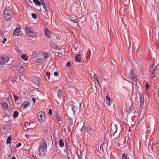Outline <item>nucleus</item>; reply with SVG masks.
Instances as JSON below:
<instances>
[{
    "label": "nucleus",
    "mask_w": 159,
    "mask_h": 159,
    "mask_svg": "<svg viewBox=\"0 0 159 159\" xmlns=\"http://www.w3.org/2000/svg\"><path fill=\"white\" fill-rule=\"evenodd\" d=\"M47 145L45 141H43L39 144L38 151L39 154L41 157L44 156L46 154L45 150H46Z\"/></svg>",
    "instance_id": "nucleus-1"
},
{
    "label": "nucleus",
    "mask_w": 159,
    "mask_h": 159,
    "mask_svg": "<svg viewBox=\"0 0 159 159\" xmlns=\"http://www.w3.org/2000/svg\"><path fill=\"white\" fill-rule=\"evenodd\" d=\"M38 119L39 122L42 123L45 119V114L43 111H39L38 114Z\"/></svg>",
    "instance_id": "nucleus-2"
},
{
    "label": "nucleus",
    "mask_w": 159,
    "mask_h": 159,
    "mask_svg": "<svg viewBox=\"0 0 159 159\" xmlns=\"http://www.w3.org/2000/svg\"><path fill=\"white\" fill-rule=\"evenodd\" d=\"M11 11L8 9H6L5 11L4 16L7 20H8L11 19Z\"/></svg>",
    "instance_id": "nucleus-3"
},
{
    "label": "nucleus",
    "mask_w": 159,
    "mask_h": 159,
    "mask_svg": "<svg viewBox=\"0 0 159 159\" xmlns=\"http://www.w3.org/2000/svg\"><path fill=\"white\" fill-rule=\"evenodd\" d=\"M85 131L88 132L90 135H93L95 132V129L91 126H88L86 128Z\"/></svg>",
    "instance_id": "nucleus-4"
},
{
    "label": "nucleus",
    "mask_w": 159,
    "mask_h": 159,
    "mask_svg": "<svg viewBox=\"0 0 159 159\" xmlns=\"http://www.w3.org/2000/svg\"><path fill=\"white\" fill-rule=\"evenodd\" d=\"M156 66L155 64H152L150 67V70L151 72L152 73V75L151 76V78L153 79L155 76V74L154 73V72L156 70Z\"/></svg>",
    "instance_id": "nucleus-5"
},
{
    "label": "nucleus",
    "mask_w": 159,
    "mask_h": 159,
    "mask_svg": "<svg viewBox=\"0 0 159 159\" xmlns=\"http://www.w3.org/2000/svg\"><path fill=\"white\" fill-rule=\"evenodd\" d=\"M0 60H1V61L2 62V64L3 65L7 63L9 61V59L8 57L4 56H1L0 58Z\"/></svg>",
    "instance_id": "nucleus-6"
},
{
    "label": "nucleus",
    "mask_w": 159,
    "mask_h": 159,
    "mask_svg": "<svg viewBox=\"0 0 159 159\" xmlns=\"http://www.w3.org/2000/svg\"><path fill=\"white\" fill-rule=\"evenodd\" d=\"M129 75L130 78L134 81H135L136 80V78L135 76L134 75V73L133 72V70L132 69H131L130 72L129 74Z\"/></svg>",
    "instance_id": "nucleus-7"
},
{
    "label": "nucleus",
    "mask_w": 159,
    "mask_h": 159,
    "mask_svg": "<svg viewBox=\"0 0 159 159\" xmlns=\"http://www.w3.org/2000/svg\"><path fill=\"white\" fill-rule=\"evenodd\" d=\"M56 95H57L59 98L61 99L62 96V91L61 89H59L55 92Z\"/></svg>",
    "instance_id": "nucleus-8"
},
{
    "label": "nucleus",
    "mask_w": 159,
    "mask_h": 159,
    "mask_svg": "<svg viewBox=\"0 0 159 159\" xmlns=\"http://www.w3.org/2000/svg\"><path fill=\"white\" fill-rule=\"evenodd\" d=\"M140 100V106L142 107L144 105V97L142 93H139Z\"/></svg>",
    "instance_id": "nucleus-9"
},
{
    "label": "nucleus",
    "mask_w": 159,
    "mask_h": 159,
    "mask_svg": "<svg viewBox=\"0 0 159 159\" xmlns=\"http://www.w3.org/2000/svg\"><path fill=\"white\" fill-rule=\"evenodd\" d=\"M29 103L28 102L25 101L22 103L21 106L23 109H25L29 107Z\"/></svg>",
    "instance_id": "nucleus-10"
},
{
    "label": "nucleus",
    "mask_w": 159,
    "mask_h": 159,
    "mask_svg": "<svg viewBox=\"0 0 159 159\" xmlns=\"http://www.w3.org/2000/svg\"><path fill=\"white\" fill-rule=\"evenodd\" d=\"M40 55L39 52L37 51H33L32 52V57L34 58H37Z\"/></svg>",
    "instance_id": "nucleus-11"
},
{
    "label": "nucleus",
    "mask_w": 159,
    "mask_h": 159,
    "mask_svg": "<svg viewBox=\"0 0 159 159\" xmlns=\"http://www.w3.org/2000/svg\"><path fill=\"white\" fill-rule=\"evenodd\" d=\"M43 61V58H39L35 61V62L38 65L41 64Z\"/></svg>",
    "instance_id": "nucleus-12"
},
{
    "label": "nucleus",
    "mask_w": 159,
    "mask_h": 159,
    "mask_svg": "<svg viewBox=\"0 0 159 159\" xmlns=\"http://www.w3.org/2000/svg\"><path fill=\"white\" fill-rule=\"evenodd\" d=\"M81 54H77L75 57V60L76 61L78 62H81Z\"/></svg>",
    "instance_id": "nucleus-13"
},
{
    "label": "nucleus",
    "mask_w": 159,
    "mask_h": 159,
    "mask_svg": "<svg viewBox=\"0 0 159 159\" xmlns=\"http://www.w3.org/2000/svg\"><path fill=\"white\" fill-rule=\"evenodd\" d=\"M39 78L37 77H35L33 80V82L36 85H38L39 84Z\"/></svg>",
    "instance_id": "nucleus-14"
},
{
    "label": "nucleus",
    "mask_w": 159,
    "mask_h": 159,
    "mask_svg": "<svg viewBox=\"0 0 159 159\" xmlns=\"http://www.w3.org/2000/svg\"><path fill=\"white\" fill-rule=\"evenodd\" d=\"M25 31L27 35L31 37H33L34 35V33L32 32L31 30H25Z\"/></svg>",
    "instance_id": "nucleus-15"
},
{
    "label": "nucleus",
    "mask_w": 159,
    "mask_h": 159,
    "mask_svg": "<svg viewBox=\"0 0 159 159\" xmlns=\"http://www.w3.org/2000/svg\"><path fill=\"white\" fill-rule=\"evenodd\" d=\"M54 114L55 116V117L56 118L57 120L59 121H61V119L60 116L59 115L58 113H57V112L56 111L54 113Z\"/></svg>",
    "instance_id": "nucleus-16"
},
{
    "label": "nucleus",
    "mask_w": 159,
    "mask_h": 159,
    "mask_svg": "<svg viewBox=\"0 0 159 159\" xmlns=\"http://www.w3.org/2000/svg\"><path fill=\"white\" fill-rule=\"evenodd\" d=\"M1 105L2 107L5 110H7L8 107V105L6 102H3L1 104Z\"/></svg>",
    "instance_id": "nucleus-17"
},
{
    "label": "nucleus",
    "mask_w": 159,
    "mask_h": 159,
    "mask_svg": "<svg viewBox=\"0 0 159 159\" xmlns=\"http://www.w3.org/2000/svg\"><path fill=\"white\" fill-rule=\"evenodd\" d=\"M46 35L49 38H51V33L50 30H45Z\"/></svg>",
    "instance_id": "nucleus-18"
},
{
    "label": "nucleus",
    "mask_w": 159,
    "mask_h": 159,
    "mask_svg": "<svg viewBox=\"0 0 159 159\" xmlns=\"http://www.w3.org/2000/svg\"><path fill=\"white\" fill-rule=\"evenodd\" d=\"M33 1L36 6L39 7L41 6V3L38 0H33Z\"/></svg>",
    "instance_id": "nucleus-19"
},
{
    "label": "nucleus",
    "mask_w": 159,
    "mask_h": 159,
    "mask_svg": "<svg viewBox=\"0 0 159 159\" xmlns=\"http://www.w3.org/2000/svg\"><path fill=\"white\" fill-rule=\"evenodd\" d=\"M21 58L24 61H26L28 60V57L26 54H24L21 55Z\"/></svg>",
    "instance_id": "nucleus-20"
},
{
    "label": "nucleus",
    "mask_w": 159,
    "mask_h": 159,
    "mask_svg": "<svg viewBox=\"0 0 159 159\" xmlns=\"http://www.w3.org/2000/svg\"><path fill=\"white\" fill-rule=\"evenodd\" d=\"M59 143L61 148H63L64 146V141L62 139H60L59 141Z\"/></svg>",
    "instance_id": "nucleus-21"
},
{
    "label": "nucleus",
    "mask_w": 159,
    "mask_h": 159,
    "mask_svg": "<svg viewBox=\"0 0 159 159\" xmlns=\"http://www.w3.org/2000/svg\"><path fill=\"white\" fill-rule=\"evenodd\" d=\"M18 71L21 74H22L24 72V69L22 66H21L18 67Z\"/></svg>",
    "instance_id": "nucleus-22"
},
{
    "label": "nucleus",
    "mask_w": 159,
    "mask_h": 159,
    "mask_svg": "<svg viewBox=\"0 0 159 159\" xmlns=\"http://www.w3.org/2000/svg\"><path fill=\"white\" fill-rule=\"evenodd\" d=\"M134 110L133 107L131 105L129 107L128 110H127V112L128 113H130L132 111H133Z\"/></svg>",
    "instance_id": "nucleus-23"
},
{
    "label": "nucleus",
    "mask_w": 159,
    "mask_h": 159,
    "mask_svg": "<svg viewBox=\"0 0 159 159\" xmlns=\"http://www.w3.org/2000/svg\"><path fill=\"white\" fill-rule=\"evenodd\" d=\"M20 30H14V31L13 32L14 34L16 36H19L20 34Z\"/></svg>",
    "instance_id": "nucleus-24"
},
{
    "label": "nucleus",
    "mask_w": 159,
    "mask_h": 159,
    "mask_svg": "<svg viewBox=\"0 0 159 159\" xmlns=\"http://www.w3.org/2000/svg\"><path fill=\"white\" fill-rule=\"evenodd\" d=\"M92 28L93 29H98V26L97 24L95 23L92 26Z\"/></svg>",
    "instance_id": "nucleus-25"
},
{
    "label": "nucleus",
    "mask_w": 159,
    "mask_h": 159,
    "mask_svg": "<svg viewBox=\"0 0 159 159\" xmlns=\"http://www.w3.org/2000/svg\"><path fill=\"white\" fill-rule=\"evenodd\" d=\"M93 78L94 80L98 82L99 84V82L98 80V79L97 75L96 74H95L93 76Z\"/></svg>",
    "instance_id": "nucleus-26"
},
{
    "label": "nucleus",
    "mask_w": 159,
    "mask_h": 159,
    "mask_svg": "<svg viewBox=\"0 0 159 159\" xmlns=\"http://www.w3.org/2000/svg\"><path fill=\"white\" fill-rule=\"evenodd\" d=\"M19 115V113L18 111H14L13 113V117L14 118H17Z\"/></svg>",
    "instance_id": "nucleus-27"
},
{
    "label": "nucleus",
    "mask_w": 159,
    "mask_h": 159,
    "mask_svg": "<svg viewBox=\"0 0 159 159\" xmlns=\"http://www.w3.org/2000/svg\"><path fill=\"white\" fill-rule=\"evenodd\" d=\"M14 98V100L16 102H18L19 101V98L15 95H13Z\"/></svg>",
    "instance_id": "nucleus-28"
},
{
    "label": "nucleus",
    "mask_w": 159,
    "mask_h": 159,
    "mask_svg": "<svg viewBox=\"0 0 159 159\" xmlns=\"http://www.w3.org/2000/svg\"><path fill=\"white\" fill-rule=\"evenodd\" d=\"M104 143H102L100 146V149L102 152H104Z\"/></svg>",
    "instance_id": "nucleus-29"
},
{
    "label": "nucleus",
    "mask_w": 159,
    "mask_h": 159,
    "mask_svg": "<svg viewBox=\"0 0 159 159\" xmlns=\"http://www.w3.org/2000/svg\"><path fill=\"white\" fill-rule=\"evenodd\" d=\"M11 136H9L7 139L6 143L7 144H8L10 143L11 141Z\"/></svg>",
    "instance_id": "nucleus-30"
},
{
    "label": "nucleus",
    "mask_w": 159,
    "mask_h": 159,
    "mask_svg": "<svg viewBox=\"0 0 159 159\" xmlns=\"http://www.w3.org/2000/svg\"><path fill=\"white\" fill-rule=\"evenodd\" d=\"M70 21L71 22H75V23H78V19H74V18L70 19Z\"/></svg>",
    "instance_id": "nucleus-31"
},
{
    "label": "nucleus",
    "mask_w": 159,
    "mask_h": 159,
    "mask_svg": "<svg viewBox=\"0 0 159 159\" xmlns=\"http://www.w3.org/2000/svg\"><path fill=\"white\" fill-rule=\"evenodd\" d=\"M43 54L44 55V57L46 59L49 57V56L48 54L46 52H44L43 53Z\"/></svg>",
    "instance_id": "nucleus-32"
},
{
    "label": "nucleus",
    "mask_w": 159,
    "mask_h": 159,
    "mask_svg": "<svg viewBox=\"0 0 159 159\" xmlns=\"http://www.w3.org/2000/svg\"><path fill=\"white\" fill-rule=\"evenodd\" d=\"M122 159H127L126 155L125 153H123L122 155Z\"/></svg>",
    "instance_id": "nucleus-33"
},
{
    "label": "nucleus",
    "mask_w": 159,
    "mask_h": 159,
    "mask_svg": "<svg viewBox=\"0 0 159 159\" xmlns=\"http://www.w3.org/2000/svg\"><path fill=\"white\" fill-rule=\"evenodd\" d=\"M42 5L43 6V7L45 9L47 7V4H46L45 2H42Z\"/></svg>",
    "instance_id": "nucleus-34"
},
{
    "label": "nucleus",
    "mask_w": 159,
    "mask_h": 159,
    "mask_svg": "<svg viewBox=\"0 0 159 159\" xmlns=\"http://www.w3.org/2000/svg\"><path fill=\"white\" fill-rule=\"evenodd\" d=\"M31 15H32V17L34 19H36L37 18V16L36 14H35V13H32Z\"/></svg>",
    "instance_id": "nucleus-35"
},
{
    "label": "nucleus",
    "mask_w": 159,
    "mask_h": 159,
    "mask_svg": "<svg viewBox=\"0 0 159 159\" xmlns=\"http://www.w3.org/2000/svg\"><path fill=\"white\" fill-rule=\"evenodd\" d=\"M65 150H66V153L70 152V148H68V147L65 148Z\"/></svg>",
    "instance_id": "nucleus-36"
},
{
    "label": "nucleus",
    "mask_w": 159,
    "mask_h": 159,
    "mask_svg": "<svg viewBox=\"0 0 159 159\" xmlns=\"http://www.w3.org/2000/svg\"><path fill=\"white\" fill-rule=\"evenodd\" d=\"M115 127L114 128V130H115V132L114 133V134H115L117 132V127L116 125L115 124Z\"/></svg>",
    "instance_id": "nucleus-37"
},
{
    "label": "nucleus",
    "mask_w": 159,
    "mask_h": 159,
    "mask_svg": "<svg viewBox=\"0 0 159 159\" xmlns=\"http://www.w3.org/2000/svg\"><path fill=\"white\" fill-rule=\"evenodd\" d=\"M65 148H70V147L69 145V143H67V142H66L65 143Z\"/></svg>",
    "instance_id": "nucleus-38"
},
{
    "label": "nucleus",
    "mask_w": 159,
    "mask_h": 159,
    "mask_svg": "<svg viewBox=\"0 0 159 159\" xmlns=\"http://www.w3.org/2000/svg\"><path fill=\"white\" fill-rule=\"evenodd\" d=\"M70 66V62L69 61L67 62L66 63V66L67 67H69Z\"/></svg>",
    "instance_id": "nucleus-39"
},
{
    "label": "nucleus",
    "mask_w": 159,
    "mask_h": 159,
    "mask_svg": "<svg viewBox=\"0 0 159 159\" xmlns=\"http://www.w3.org/2000/svg\"><path fill=\"white\" fill-rule=\"evenodd\" d=\"M111 100V98L108 97L107 96L106 97V102H107V101L110 102Z\"/></svg>",
    "instance_id": "nucleus-40"
},
{
    "label": "nucleus",
    "mask_w": 159,
    "mask_h": 159,
    "mask_svg": "<svg viewBox=\"0 0 159 159\" xmlns=\"http://www.w3.org/2000/svg\"><path fill=\"white\" fill-rule=\"evenodd\" d=\"M75 107L73 106L72 108V111L73 112V113L74 114H75Z\"/></svg>",
    "instance_id": "nucleus-41"
},
{
    "label": "nucleus",
    "mask_w": 159,
    "mask_h": 159,
    "mask_svg": "<svg viewBox=\"0 0 159 159\" xmlns=\"http://www.w3.org/2000/svg\"><path fill=\"white\" fill-rule=\"evenodd\" d=\"M48 114L50 115H51L52 114V111L51 109H50L49 110Z\"/></svg>",
    "instance_id": "nucleus-42"
},
{
    "label": "nucleus",
    "mask_w": 159,
    "mask_h": 159,
    "mask_svg": "<svg viewBox=\"0 0 159 159\" xmlns=\"http://www.w3.org/2000/svg\"><path fill=\"white\" fill-rule=\"evenodd\" d=\"M21 145V144L20 143H18V144L16 145V147L19 148L20 147Z\"/></svg>",
    "instance_id": "nucleus-43"
},
{
    "label": "nucleus",
    "mask_w": 159,
    "mask_h": 159,
    "mask_svg": "<svg viewBox=\"0 0 159 159\" xmlns=\"http://www.w3.org/2000/svg\"><path fill=\"white\" fill-rule=\"evenodd\" d=\"M54 74L55 76H57L58 75V73L57 72L55 71L54 72Z\"/></svg>",
    "instance_id": "nucleus-44"
},
{
    "label": "nucleus",
    "mask_w": 159,
    "mask_h": 159,
    "mask_svg": "<svg viewBox=\"0 0 159 159\" xmlns=\"http://www.w3.org/2000/svg\"><path fill=\"white\" fill-rule=\"evenodd\" d=\"M70 152L66 153V154H67V157H68V159H70Z\"/></svg>",
    "instance_id": "nucleus-45"
},
{
    "label": "nucleus",
    "mask_w": 159,
    "mask_h": 159,
    "mask_svg": "<svg viewBox=\"0 0 159 159\" xmlns=\"http://www.w3.org/2000/svg\"><path fill=\"white\" fill-rule=\"evenodd\" d=\"M51 74L49 72H47V75L48 76V78H49L50 77V75Z\"/></svg>",
    "instance_id": "nucleus-46"
},
{
    "label": "nucleus",
    "mask_w": 159,
    "mask_h": 159,
    "mask_svg": "<svg viewBox=\"0 0 159 159\" xmlns=\"http://www.w3.org/2000/svg\"><path fill=\"white\" fill-rule=\"evenodd\" d=\"M7 39L5 38H4L3 39V41H2V43H5V41H7Z\"/></svg>",
    "instance_id": "nucleus-47"
},
{
    "label": "nucleus",
    "mask_w": 159,
    "mask_h": 159,
    "mask_svg": "<svg viewBox=\"0 0 159 159\" xmlns=\"http://www.w3.org/2000/svg\"><path fill=\"white\" fill-rule=\"evenodd\" d=\"M146 87L147 89H149V85L148 84H147L146 85Z\"/></svg>",
    "instance_id": "nucleus-48"
},
{
    "label": "nucleus",
    "mask_w": 159,
    "mask_h": 159,
    "mask_svg": "<svg viewBox=\"0 0 159 159\" xmlns=\"http://www.w3.org/2000/svg\"><path fill=\"white\" fill-rule=\"evenodd\" d=\"M32 101L34 103H35L36 101V100L34 98H33Z\"/></svg>",
    "instance_id": "nucleus-49"
},
{
    "label": "nucleus",
    "mask_w": 159,
    "mask_h": 159,
    "mask_svg": "<svg viewBox=\"0 0 159 159\" xmlns=\"http://www.w3.org/2000/svg\"><path fill=\"white\" fill-rule=\"evenodd\" d=\"M14 30H20V29L19 28H16Z\"/></svg>",
    "instance_id": "nucleus-50"
},
{
    "label": "nucleus",
    "mask_w": 159,
    "mask_h": 159,
    "mask_svg": "<svg viewBox=\"0 0 159 159\" xmlns=\"http://www.w3.org/2000/svg\"><path fill=\"white\" fill-rule=\"evenodd\" d=\"M41 2H45L44 0H40Z\"/></svg>",
    "instance_id": "nucleus-51"
},
{
    "label": "nucleus",
    "mask_w": 159,
    "mask_h": 159,
    "mask_svg": "<svg viewBox=\"0 0 159 159\" xmlns=\"http://www.w3.org/2000/svg\"><path fill=\"white\" fill-rule=\"evenodd\" d=\"M11 159H16V158L14 157H12Z\"/></svg>",
    "instance_id": "nucleus-52"
},
{
    "label": "nucleus",
    "mask_w": 159,
    "mask_h": 159,
    "mask_svg": "<svg viewBox=\"0 0 159 159\" xmlns=\"http://www.w3.org/2000/svg\"><path fill=\"white\" fill-rule=\"evenodd\" d=\"M107 103L108 104H109V105H110V103L109 102H108V101H107Z\"/></svg>",
    "instance_id": "nucleus-53"
},
{
    "label": "nucleus",
    "mask_w": 159,
    "mask_h": 159,
    "mask_svg": "<svg viewBox=\"0 0 159 159\" xmlns=\"http://www.w3.org/2000/svg\"><path fill=\"white\" fill-rule=\"evenodd\" d=\"M25 30H29L28 28L27 27L25 28Z\"/></svg>",
    "instance_id": "nucleus-54"
},
{
    "label": "nucleus",
    "mask_w": 159,
    "mask_h": 159,
    "mask_svg": "<svg viewBox=\"0 0 159 159\" xmlns=\"http://www.w3.org/2000/svg\"><path fill=\"white\" fill-rule=\"evenodd\" d=\"M81 103H80V108H81Z\"/></svg>",
    "instance_id": "nucleus-55"
},
{
    "label": "nucleus",
    "mask_w": 159,
    "mask_h": 159,
    "mask_svg": "<svg viewBox=\"0 0 159 159\" xmlns=\"http://www.w3.org/2000/svg\"><path fill=\"white\" fill-rule=\"evenodd\" d=\"M34 159H38L37 158V157H35V158L34 157Z\"/></svg>",
    "instance_id": "nucleus-56"
},
{
    "label": "nucleus",
    "mask_w": 159,
    "mask_h": 159,
    "mask_svg": "<svg viewBox=\"0 0 159 159\" xmlns=\"http://www.w3.org/2000/svg\"><path fill=\"white\" fill-rule=\"evenodd\" d=\"M14 81L15 82H16V83L17 82H16V81H15V80H13V81H12V82H13Z\"/></svg>",
    "instance_id": "nucleus-57"
},
{
    "label": "nucleus",
    "mask_w": 159,
    "mask_h": 159,
    "mask_svg": "<svg viewBox=\"0 0 159 159\" xmlns=\"http://www.w3.org/2000/svg\"><path fill=\"white\" fill-rule=\"evenodd\" d=\"M57 144H56V145H55V146H56V147H57Z\"/></svg>",
    "instance_id": "nucleus-58"
},
{
    "label": "nucleus",
    "mask_w": 159,
    "mask_h": 159,
    "mask_svg": "<svg viewBox=\"0 0 159 159\" xmlns=\"http://www.w3.org/2000/svg\"><path fill=\"white\" fill-rule=\"evenodd\" d=\"M44 30H48V29L47 28H46Z\"/></svg>",
    "instance_id": "nucleus-59"
},
{
    "label": "nucleus",
    "mask_w": 159,
    "mask_h": 159,
    "mask_svg": "<svg viewBox=\"0 0 159 159\" xmlns=\"http://www.w3.org/2000/svg\"><path fill=\"white\" fill-rule=\"evenodd\" d=\"M75 45H74V48H75Z\"/></svg>",
    "instance_id": "nucleus-60"
},
{
    "label": "nucleus",
    "mask_w": 159,
    "mask_h": 159,
    "mask_svg": "<svg viewBox=\"0 0 159 159\" xmlns=\"http://www.w3.org/2000/svg\"><path fill=\"white\" fill-rule=\"evenodd\" d=\"M111 130L112 131H113V130H112V129H111Z\"/></svg>",
    "instance_id": "nucleus-61"
}]
</instances>
